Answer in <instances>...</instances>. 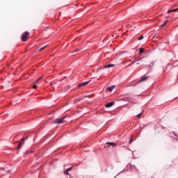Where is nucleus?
<instances>
[{"label":"nucleus","mask_w":178,"mask_h":178,"mask_svg":"<svg viewBox=\"0 0 178 178\" xmlns=\"http://www.w3.org/2000/svg\"><path fill=\"white\" fill-rule=\"evenodd\" d=\"M30 35V33L26 31V32H24L22 35V38H21V40L22 41H27V38L29 37V35Z\"/></svg>","instance_id":"obj_1"},{"label":"nucleus","mask_w":178,"mask_h":178,"mask_svg":"<svg viewBox=\"0 0 178 178\" xmlns=\"http://www.w3.org/2000/svg\"><path fill=\"white\" fill-rule=\"evenodd\" d=\"M66 117H62L61 118L56 119L54 121V123H58V124H61L62 123H65V119Z\"/></svg>","instance_id":"obj_2"},{"label":"nucleus","mask_w":178,"mask_h":178,"mask_svg":"<svg viewBox=\"0 0 178 178\" xmlns=\"http://www.w3.org/2000/svg\"><path fill=\"white\" fill-rule=\"evenodd\" d=\"M24 140H27V137L25 138H22L21 140V141L19 143V145L17 146V149H20V148H22V145H23V144H24Z\"/></svg>","instance_id":"obj_3"},{"label":"nucleus","mask_w":178,"mask_h":178,"mask_svg":"<svg viewBox=\"0 0 178 178\" xmlns=\"http://www.w3.org/2000/svg\"><path fill=\"white\" fill-rule=\"evenodd\" d=\"M114 104H115V102H110V103H108V104L106 105V108H111V107L113 106Z\"/></svg>","instance_id":"obj_4"},{"label":"nucleus","mask_w":178,"mask_h":178,"mask_svg":"<svg viewBox=\"0 0 178 178\" xmlns=\"http://www.w3.org/2000/svg\"><path fill=\"white\" fill-rule=\"evenodd\" d=\"M89 83H90V81H86V82L81 83L78 85V87H83V86H87V84H88Z\"/></svg>","instance_id":"obj_5"},{"label":"nucleus","mask_w":178,"mask_h":178,"mask_svg":"<svg viewBox=\"0 0 178 178\" xmlns=\"http://www.w3.org/2000/svg\"><path fill=\"white\" fill-rule=\"evenodd\" d=\"M144 59V58H139V59H138L137 60H136V62H138L137 63V65H141V63H143V60Z\"/></svg>","instance_id":"obj_6"},{"label":"nucleus","mask_w":178,"mask_h":178,"mask_svg":"<svg viewBox=\"0 0 178 178\" xmlns=\"http://www.w3.org/2000/svg\"><path fill=\"white\" fill-rule=\"evenodd\" d=\"M148 79V76H144L139 80L138 83H141L142 81H145Z\"/></svg>","instance_id":"obj_7"},{"label":"nucleus","mask_w":178,"mask_h":178,"mask_svg":"<svg viewBox=\"0 0 178 178\" xmlns=\"http://www.w3.org/2000/svg\"><path fill=\"white\" fill-rule=\"evenodd\" d=\"M113 66H115V64H109V65H105L104 68L106 69L108 67H113Z\"/></svg>","instance_id":"obj_8"},{"label":"nucleus","mask_w":178,"mask_h":178,"mask_svg":"<svg viewBox=\"0 0 178 178\" xmlns=\"http://www.w3.org/2000/svg\"><path fill=\"white\" fill-rule=\"evenodd\" d=\"M177 10H178V8L172 9V10H168V13H172L173 12H177Z\"/></svg>","instance_id":"obj_9"},{"label":"nucleus","mask_w":178,"mask_h":178,"mask_svg":"<svg viewBox=\"0 0 178 178\" xmlns=\"http://www.w3.org/2000/svg\"><path fill=\"white\" fill-rule=\"evenodd\" d=\"M168 23H169V21H168V20H165V21L164 22L163 24H162V25L161 26V27H163L164 26H166V24H168Z\"/></svg>","instance_id":"obj_10"},{"label":"nucleus","mask_w":178,"mask_h":178,"mask_svg":"<svg viewBox=\"0 0 178 178\" xmlns=\"http://www.w3.org/2000/svg\"><path fill=\"white\" fill-rule=\"evenodd\" d=\"M113 88H115V86H113L111 87H108V91H113Z\"/></svg>","instance_id":"obj_11"},{"label":"nucleus","mask_w":178,"mask_h":178,"mask_svg":"<svg viewBox=\"0 0 178 178\" xmlns=\"http://www.w3.org/2000/svg\"><path fill=\"white\" fill-rule=\"evenodd\" d=\"M42 79V76L40 77L38 80L35 81V84H37V83H38V81H40Z\"/></svg>","instance_id":"obj_12"},{"label":"nucleus","mask_w":178,"mask_h":178,"mask_svg":"<svg viewBox=\"0 0 178 178\" xmlns=\"http://www.w3.org/2000/svg\"><path fill=\"white\" fill-rule=\"evenodd\" d=\"M106 145H115V143H106Z\"/></svg>","instance_id":"obj_13"},{"label":"nucleus","mask_w":178,"mask_h":178,"mask_svg":"<svg viewBox=\"0 0 178 178\" xmlns=\"http://www.w3.org/2000/svg\"><path fill=\"white\" fill-rule=\"evenodd\" d=\"M143 52H144V49L140 48V50H139V54H143Z\"/></svg>","instance_id":"obj_14"},{"label":"nucleus","mask_w":178,"mask_h":178,"mask_svg":"<svg viewBox=\"0 0 178 178\" xmlns=\"http://www.w3.org/2000/svg\"><path fill=\"white\" fill-rule=\"evenodd\" d=\"M64 174L69 175V171H67V169L64 170Z\"/></svg>","instance_id":"obj_15"},{"label":"nucleus","mask_w":178,"mask_h":178,"mask_svg":"<svg viewBox=\"0 0 178 178\" xmlns=\"http://www.w3.org/2000/svg\"><path fill=\"white\" fill-rule=\"evenodd\" d=\"M143 38H144V36L140 35V36L138 38V40L139 41H140V40H143Z\"/></svg>","instance_id":"obj_16"},{"label":"nucleus","mask_w":178,"mask_h":178,"mask_svg":"<svg viewBox=\"0 0 178 178\" xmlns=\"http://www.w3.org/2000/svg\"><path fill=\"white\" fill-rule=\"evenodd\" d=\"M45 48H47V46L42 47L41 49H40L39 51H42V50L45 49Z\"/></svg>","instance_id":"obj_17"},{"label":"nucleus","mask_w":178,"mask_h":178,"mask_svg":"<svg viewBox=\"0 0 178 178\" xmlns=\"http://www.w3.org/2000/svg\"><path fill=\"white\" fill-rule=\"evenodd\" d=\"M72 169H73V167H71L70 168L67 169V172H70V170H72Z\"/></svg>","instance_id":"obj_18"},{"label":"nucleus","mask_w":178,"mask_h":178,"mask_svg":"<svg viewBox=\"0 0 178 178\" xmlns=\"http://www.w3.org/2000/svg\"><path fill=\"white\" fill-rule=\"evenodd\" d=\"M141 115H143V113H140L138 115H136L137 118H141Z\"/></svg>","instance_id":"obj_19"},{"label":"nucleus","mask_w":178,"mask_h":178,"mask_svg":"<svg viewBox=\"0 0 178 178\" xmlns=\"http://www.w3.org/2000/svg\"><path fill=\"white\" fill-rule=\"evenodd\" d=\"M131 143H133V138H130V140H129V144H131Z\"/></svg>","instance_id":"obj_20"},{"label":"nucleus","mask_w":178,"mask_h":178,"mask_svg":"<svg viewBox=\"0 0 178 178\" xmlns=\"http://www.w3.org/2000/svg\"><path fill=\"white\" fill-rule=\"evenodd\" d=\"M136 61H132V63L129 65V66H131V65H133V63H135Z\"/></svg>","instance_id":"obj_21"},{"label":"nucleus","mask_w":178,"mask_h":178,"mask_svg":"<svg viewBox=\"0 0 178 178\" xmlns=\"http://www.w3.org/2000/svg\"><path fill=\"white\" fill-rule=\"evenodd\" d=\"M33 88H37V86L34 85Z\"/></svg>","instance_id":"obj_22"},{"label":"nucleus","mask_w":178,"mask_h":178,"mask_svg":"<svg viewBox=\"0 0 178 178\" xmlns=\"http://www.w3.org/2000/svg\"><path fill=\"white\" fill-rule=\"evenodd\" d=\"M74 52H79V49L75 50Z\"/></svg>","instance_id":"obj_23"}]
</instances>
